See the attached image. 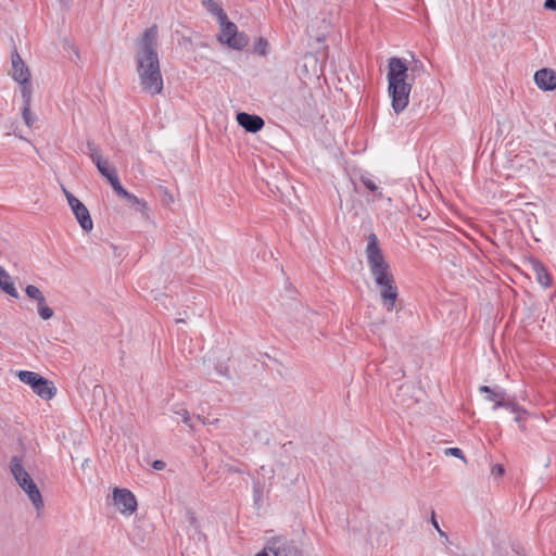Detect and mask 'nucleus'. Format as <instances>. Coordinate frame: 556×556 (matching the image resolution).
I'll use <instances>...</instances> for the list:
<instances>
[{
    "label": "nucleus",
    "instance_id": "7",
    "mask_svg": "<svg viewBox=\"0 0 556 556\" xmlns=\"http://www.w3.org/2000/svg\"><path fill=\"white\" fill-rule=\"evenodd\" d=\"M113 502L117 510L123 515H131L137 509V500L127 489L115 488L113 490Z\"/></svg>",
    "mask_w": 556,
    "mask_h": 556
},
{
    "label": "nucleus",
    "instance_id": "24",
    "mask_svg": "<svg viewBox=\"0 0 556 556\" xmlns=\"http://www.w3.org/2000/svg\"><path fill=\"white\" fill-rule=\"evenodd\" d=\"M87 153L91 157L92 162L96 163L102 159L99 147L93 141L87 142Z\"/></svg>",
    "mask_w": 556,
    "mask_h": 556
},
{
    "label": "nucleus",
    "instance_id": "26",
    "mask_svg": "<svg viewBox=\"0 0 556 556\" xmlns=\"http://www.w3.org/2000/svg\"><path fill=\"white\" fill-rule=\"evenodd\" d=\"M510 405H506L505 408H508L514 414H528V412L519 406L515 401L508 400Z\"/></svg>",
    "mask_w": 556,
    "mask_h": 556
},
{
    "label": "nucleus",
    "instance_id": "37",
    "mask_svg": "<svg viewBox=\"0 0 556 556\" xmlns=\"http://www.w3.org/2000/svg\"><path fill=\"white\" fill-rule=\"evenodd\" d=\"M62 191L67 200V203L70 204V199L75 198L65 187H62Z\"/></svg>",
    "mask_w": 556,
    "mask_h": 556
},
{
    "label": "nucleus",
    "instance_id": "18",
    "mask_svg": "<svg viewBox=\"0 0 556 556\" xmlns=\"http://www.w3.org/2000/svg\"><path fill=\"white\" fill-rule=\"evenodd\" d=\"M17 377L22 382L30 386L33 390L38 384V382H41L43 379V377H41L39 374H37L35 371H29V370L18 371Z\"/></svg>",
    "mask_w": 556,
    "mask_h": 556
},
{
    "label": "nucleus",
    "instance_id": "39",
    "mask_svg": "<svg viewBox=\"0 0 556 556\" xmlns=\"http://www.w3.org/2000/svg\"><path fill=\"white\" fill-rule=\"evenodd\" d=\"M216 422H218V419H214V420H213V421H211L210 424H211V425H214V424H216Z\"/></svg>",
    "mask_w": 556,
    "mask_h": 556
},
{
    "label": "nucleus",
    "instance_id": "30",
    "mask_svg": "<svg viewBox=\"0 0 556 556\" xmlns=\"http://www.w3.org/2000/svg\"><path fill=\"white\" fill-rule=\"evenodd\" d=\"M515 421L519 425L520 430L525 431V419L528 414H515Z\"/></svg>",
    "mask_w": 556,
    "mask_h": 556
},
{
    "label": "nucleus",
    "instance_id": "15",
    "mask_svg": "<svg viewBox=\"0 0 556 556\" xmlns=\"http://www.w3.org/2000/svg\"><path fill=\"white\" fill-rule=\"evenodd\" d=\"M33 391L43 400H51L56 393L53 382L46 378H43L41 382H38Z\"/></svg>",
    "mask_w": 556,
    "mask_h": 556
},
{
    "label": "nucleus",
    "instance_id": "38",
    "mask_svg": "<svg viewBox=\"0 0 556 556\" xmlns=\"http://www.w3.org/2000/svg\"><path fill=\"white\" fill-rule=\"evenodd\" d=\"M198 418L202 421V424H206L207 422L205 419H202L200 416Z\"/></svg>",
    "mask_w": 556,
    "mask_h": 556
},
{
    "label": "nucleus",
    "instance_id": "12",
    "mask_svg": "<svg viewBox=\"0 0 556 556\" xmlns=\"http://www.w3.org/2000/svg\"><path fill=\"white\" fill-rule=\"evenodd\" d=\"M238 124L250 132H257L264 126V121L257 115H251L245 112L237 114Z\"/></svg>",
    "mask_w": 556,
    "mask_h": 556
},
{
    "label": "nucleus",
    "instance_id": "11",
    "mask_svg": "<svg viewBox=\"0 0 556 556\" xmlns=\"http://www.w3.org/2000/svg\"><path fill=\"white\" fill-rule=\"evenodd\" d=\"M114 192L123 200L135 206L138 212L146 215L149 211L148 204L143 199L128 192L122 185L116 186Z\"/></svg>",
    "mask_w": 556,
    "mask_h": 556
},
{
    "label": "nucleus",
    "instance_id": "9",
    "mask_svg": "<svg viewBox=\"0 0 556 556\" xmlns=\"http://www.w3.org/2000/svg\"><path fill=\"white\" fill-rule=\"evenodd\" d=\"M70 207L73 211L77 222L85 231L93 228V223L88 208L77 198L70 199Z\"/></svg>",
    "mask_w": 556,
    "mask_h": 556
},
{
    "label": "nucleus",
    "instance_id": "28",
    "mask_svg": "<svg viewBox=\"0 0 556 556\" xmlns=\"http://www.w3.org/2000/svg\"><path fill=\"white\" fill-rule=\"evenodd\" d=\"M445 455L455 456V457H458V458H462L463 460H465L463 451L460 448H457V447L446 448L445 450Z\"/></svg>",
    "mask_w": 556,
    "mask_h": 556
},
{
    "label": "nucleus",
    "instance_id": "22",
    "mask_svg": "<svg viewBox=\"0 0 556 556\" xmlns=\"http://www.w3.org/2000/svg\"><path fill=\"white\" fill-rule=\"evenodd\" d=\"M480 392L486 393V400L491 402H496L500 397L502 399L503 395H505V392L503 391H494L488 386H482L480 388Z\"/></svg>",
    "mask_w": 556,
    "mask_h": 556
},
{
    "label": "nucleus",
    "instance_id": "14",
    "mask_svg": "<svg viewBox=\"0 0 556 556\" xmlns=\"http://www.w3.org/2000/svg\"><path fill=\"white\" fill-rule=\"evenodd\" d=\"M94 164L100 174L110 182L113 190L116 186L121 185L116 169L110 165L108 160L100 159Z\"/></svg>",
    "mask_w": 556,
    "mask_h": 556
},
{
    "label": "nucleus",
    "instance_id": "6",
    "mask_svg": "<svg viewBox=\"0 0 556 556\" xmlns=\"http://www.w3.org/2000/svg\"><path fill=\"white\" fill-rule=\"evenodd\" d=\"M267 548L274 556H304L298 542L285 536L271 538Z\"/></svg>",
    "mask_w": 556,
    "mask_h": 556
},
{
    "label": "nucleus",
    "instance_id": "1",
    "mask_svg": "<svg viewBox=\"0 0 556 556\" xmlns=\"http://www.w3.org/2000/svg\"><path fill=\"white\" fill-rule=\"evenodd\" d=\"M159 30L156 25L147 28L135 43L136 71L141 89L151 94L163 91V77L157 53Z\"/></svg>",
    "mask_w": 556,
    "mask_h": 556
},
{
    "label": "nucleus",
    "instance_id": "25",
    "mask_svg": "<svg viewBox=\"0 0 556 556\" xmlns=\"http://www.w3.org/2000/svg\"><path fill=\"white\" fill-rule=\"evenodd\" d=\"M22 116L28 127H31L37 119L36 115L30 111V106L26 105H23Z\"/></svg>",
    "mask_w": 556,
    "mask_h": 556
},
{
    "label": "nucleus",
    "instance_id": "23",
    "mask_svg": "<svg viewBox=\"0 0 556 556\" xmlns=\"http://www.w3.org/2000/svg\"><path fill=\"white\" fill-rule=\"evenodd\" d=\"M268 41L265 38H258L254 45V52L258 55H266L268 53Z\"/></svg>",
    "mask_w": 556,
    "mask_h": 556
},
{
    "label": "nucleus",
    "instance_id": "36",
    "mask_svg": "<svg viewBox=\"0 0 556 556\" xmlns=\"http://www.w3.org/2000/svg\"><path fill=\"white\" fill-rule=\"evenodd\" d=\"M62 191L67 200V203L70 204V199L75 198L65 187H62Z\"/></svg>",
    "mask_w": 556,
    "mask_h": 556
},
{
    "label": "nucleus",
    "instance_id": "8",
    "mask_svg": "<svg viewBox=\"0 0 556 556\" xmlns=\"http://www.w3.org/2000/svg\"><path fill=\"white\" fill-rule=\"evenodd\" d=\"M25 292L29 299L37 302L38 314L43 320H48L53 316L54 312L46 304L45 295L39 288L33 285H28L25 289Z\"/></svg>",
    "mask_w": 556,
    "mask_h": 556
},
{
    "label": "nucleus",
    "instance_id": "19",
    "mask_svg": "<svg viewBox=\"0 0 556 556\" xmlns=\"http://www.w3.org/2000/svg\"><path fill=\"white\" fill-rule=\"evenodd\" d=\"M201 3L217 20H226V13L214 0H201Z\"/></svg>",
    "mask_w": 556,
    "mask_h": 556
},
{
    "label": "nucleus",
    "instance_id": "32",
    "mask_svg": "<svg viewBox=\"0 0 556 556\" xmlns=\"http://www.w3.org/2000/svg\"><path fill=\"white\" fill-rule=\"evenodd\" d=\"M431 522H432L433 527L435 528V530L439 532L440 536L447 539L446 533L440 529V526L434 518V514H432Z\"/></svg>",
    "mask_w": 556,
    "mask_h": 556
},
{
    "label": "nucleus",
    "instance_id": "27",
    "mask_svg": "<svg viewBox=\"0 0 556 556\" xmlns=\"http://www.w3.org/2000/svg\"><path fill=\"white\" fill-rule=\"evenodd\" d=\"M361 181L370 191H377L378 187L374 180L367 176H362Z\"/></svg>",
    "mask_w": 556,
    "mask_h": 556
},
{
    "label": "nucleus",
    "instance_id": "20",
    "mask_svg": "<svg viewBox=\"0 0 556 556\" xmlns=\"http://www.w3.org/2000/svg\"><path fill=\"white\" fill-rule=\"evenodd\" d=\"M21 86V94L23 99V105L30 106L31 105V94L33 88L29 84V80L26 83H18Z\"/></svg>",
    "mask_w": 556,
    "mask_h": 556
},
{
    "label": "nucleus",
    "instance_id": "13",
    "mask_svg": "<svg viewBox=\"0 0 556 556\" xmlns=\"http://www.w3.org/2000/svg\"><path fill=\"white\" fill-rule=\"evenodd\" d=\"M12 77L17 83H26L30 77L27 66L17 52L12 54Z\"/></svg>",
    "mask_w": 556,
    "mask_h": 556
},
{
    "label": "nucleus",
    "instance_id": "29",
    "mask_svg": "<svg viewBox=\"0 0 556 556\" xmlns=\"http://www.w3.org/2000/svg\"><path fill=\"white\" fill-rule=\"evenodd\" d=\"M176 414L181 416L184 424H186L187 426L192 428L191 418H190V415H189L188 410L181 408V409L177 410Z\"/></svg>",
    "mask_w": 556,
    "mask_h": 556
},
{
    "label": "nucleus",
    "instance_id": "17",
    "mask_svg": "<svg viewBox=\"0 0 556 556\" xmlns=\"http://www.w3.org/2000/svg\"><path fill=\"white\" fill-rule=\"evenodd\" d=\"M532 268H533V270L535 273L536 280L539 281V283L541 286H543L544 288L549 287L551 278H549V276L547 274V270L545 269L544 265L541 262L533 260L532 261Z\"/></svg>",
    "mask_w": 556,
    "mask_h": 556
},
{
    "label": "nucleus",
    "instance_id": "33",
    "mask_svg": "<svg viewBox=\"0 0 556 556\" xmlns=\"http://www.w3.org/2000/svg\"><path fill=\"white\" fill-rule=\"evenodd\" d=\"M165 466H166L165 462L160 460V459L154 460V462L152 463V467H153V469L159 470V471H160V470H163V469L165 468Z\"/></svg>",
    "mask_w": 556,
    "mask_h": 556
},
{
    "label": "nucleus",
    "instance_id": "5",
    "mask_svg": "<svg viewBox=\"0 0 556 556\" xmlns=\"http://www.w3.org/2000/svg\"><path fill=\"white\" fill-rule=\"evenodd\" d=\"M220 24V34L218 36V40L223 43H226L228 47L242 50L248 43L249 38L244 34H239L237 26L226 20H217Z\"/></svg>",
    "mask_w": 556,
    "mask_h": 556
},
{
    "label": "nucleus",
    "instance_id": "34",
    "mask_svg": "<svg viewBox=\"0 0 556 556\" xmlns=\"http://www.w3.org/2000/svg\"><path fill=\"white\" fill-rule=\"evenodd\" d=\"M544 8L549 11H556V0H545Z\"/></svg>",
    "mask_w": 556,
    "mask_h": 556
},
{
    "label": "nucleus",
    "instance_id": "16",
    "mask_svg": "<svg viewBox=\"0 0 556 556\" xmlns=\"http://www.w3.org/2000/svg\"><path fill=\"white\" fill-rule=\"evenodd\" d=\"M0 288L3 292L9 294L12 298H18V292L11 280L8 271L0 266Z\"/></svg>",
    "mask_w": 556,
    "mask_h": 556
},
{
    "label": "nucleus",
    "instance_id": "4",
    "mask_svg": "<svg viewBox=\"0 0 556 556\" xmlns=\"http://www.w3.org/2000/svg\"><path fill=\"white\" fill-rule=\"evenodd\" d=\"M10 471L18 486L26 493L35 509L40 513L43 509V500L37 484L25 469L21 457L13 456L10 462Z\"/></svg>",
    "mask_w": 556,
    "mask_h": 556
},
{
    "label": "nucleus",
    "instance_id": "35",
    "mask_svg": "<svg viewBox=\"0 0 556 556\" xmlns=\"http://www.w3.org/2000/svg\"><path fill=\"white\" fill-rule=\"evenodd\" d=\"M492 473L496 476H502L504 473V468L502 465H495L492 468Z\"/></svg>",
    "mask_w": 556,
    "mask_h": 556
},
{
    "label": "nucleus",
    "instance_id": "10",
    "mask_svg": "<svg viewBox=\"0 0 556 556\" xmlns=\"http://www.w3.org/2000/svg\"><path fill=\"white\" fill-rule=\"evenodd\" d=\"M534 83L543 91H553L556 89V72L552 68H541L534 73Z\"/></svg>",
    "mask_w": 556,
    "mask_h": 556
},
{
    "label": "nucleus",
    "instance_id": "3",
    "mask_svg": "<svg viewBox=\"0 0 556 556\" xmlns=\"http://www.w3.org/2000/svg\"><path fill=\"white\" fill-rule=\"evenodd\" d=\"M366 258L370 275L380 289V296L383 306L392 311L399 295L397 286L392 274L390 264L386 260L375 233L367 237Z\"/></svg>",
    "mask_w": 556,
    "mask_h": 556
},
{
    "label": "nucleus",
    "instance_id": "21",
    "mask_svg": "<svg viewBox=\"0 0 556 556\" xmlns=\"http://www.w3.org/2000/svg\"><path fill=\"white\" fill-rule=\"evenodd\" d=\"M304 64L303 67L306 72H308V67L312 68L313 74L317 75V58L313 53H307L303 58Z\"/></svg>",
    "mask_w": 556,
    "mask_h": 556
},
{
    "label": "nucleus",
    "instance_id": "31",
    "mask_svg": "<svg viewBox=\"0 0 556 556\" xmlns=\"http://www.w3.org/2000/svg\"><path fill=\"white\" fill-rule=\"evenodd\" d=\"M506 405H510L508 403V399L505 397V395L502 396V399L500 397L493 405V409H497L500 407H505Z\"/></svg>",
    "mask_w": 556,
    "mask_h": 556
},
{
    "label": "nucleus",
    "instance_id": "2",
    "mask_svg": "<svg viewBox=\"0 0 556 556\" xmlns=\"http://www.w3.org/2000/svg\"><path fill=\"white\" fill-rule=\"evenodd\" d=\"M425 72V66L419 60H414L412 65L397 56L389 59L388 64V93L391 98L392 109L396 114L403 112L409 103L412 81L417 75Z\"/></svg>",
    "mask_w": 556,
    "mask_h": 556
}]
</instances>
